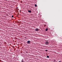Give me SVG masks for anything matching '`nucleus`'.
<instances>
[{"mask_svg":"<svg viewBox=\"0 0 62 62\" xmlns=\"http://www.w3.org/2000/svg\"><path fill=\"white\" fill-rule=\"evenodd\" d=\"M48 51V50H46V52H47V51Z\"/></svg>","mask_w":62,"mask_h":62,"instance_id":"nucleus-10","label":"nucleus"},{"mask_svg":"<svg viewBox=\"0 0 62 62\" xmlns=\"http://www.w3.org/2000/svg\"><path fill=\"white\" fill-rule=\"evenodd\" d=\"M35 31H39V29L37 28V29H35Z\"/></svg>","mask_w":62,"mask_h":62,"instance_id":"nucleus-1","label":"nucleus"},{"mask_svg":"<svg viewBox=\"0 0 62 62\" xmlns=\"http://www.w3.org/2000/svg\"><path fill=\"white\" fill-rule=\"evenodd\" d=\"M47 58H49V56H47Z\"/></svg>","mask_w":62,"mask_h":62,"instance_id":"nucleus-6","label":"nucleus"},{"mask_svg":"<svg viewBox=\"0 0 62 62\" xmlns=\"http://www.w3.org/2000/svg\"><path fill=\"white\" fill-rule=\"evenodd\" d=\"M48 43H49L48 42H46V45H48Z\"/></svg>","mask_w":62,"mask_h":62,"instance_id":"nucleus-3","label":"nucleus"},{"mask_svg":"<svg viewBox=\"0 0 62 62\" xmlns=\"http://www.w3.org/2000/svg\"><path fill=\"white\" fill-rule=\"evenodd\" d=\"M58 62H61V61H59Z\"/></svg>","mask_w":62,"mask_h":62,"instance_id":"nucleus-11","label":"nucleus"},{"mask_svg":"<svg viewBox=\"0 0 62 62\" xmlns=\"http://www.w3.org/2000/svg\"><path fill=\"white\" fill-rule=\"evenodd\" d=\"M13 17H14V16L13 15V16H12V18H13Z\"/></svg>","mask_w":62,"mask_h":62,"instance_id":"nucleus-9","label":"nucleus"},{"mask_svg":"<svg viewBox=\"0 0 62 62\" xmlns=\"http://www.w3.org/2000/svg\"><path fill=\"white\" fill-rule=\"evenodd\" d=\"M48 31V29H46V31Z\"/></svg>","mask_w":62,"mask_h":62,"instance_id":"nucleus-5","label":"nucleus"},{"mask_svg":"<svg viewBox=\"0 0 62 62\" xmlns=\"http://www.w3.org/2000/svg\"><path fill=\"white\" fill-rule=\"evenodd\" d=\"M22 62H23V59H22V60L21 61Z\"/></svg>","mask_w":62,"mask_h":62,"instance_id":"nucleus-8","label":"nucleus"},{"mask_svg":"<svg viewBox=\"0 0 62 62\" xmlns=\"http://www.w3.org/2000/svg\"><path fill=\"white\" fill-rule=\"evenodd\" d=\"M28 12H29L30 13H31V11L28 10Z\"/></svg>","mask_w":62,"mask_h":62,"instance_id":"nucleus-4","label":"nucleus"},{"mask_svg":"<svg viewBox=\"0 0 62 62\" xmlns=\"http://www.w3.org/2000/svg\"><path fill=\"white\" fill-rule=\"evenodd\" d=\"M37 6V5L36 4L35 5V7H36Z\"/></svg>","mask_w":62,"mask_h":62,"instance_id":"nucleus-7","label":"nucleus"},{"mask_svg":"<svg viewBox=\"0 0 62 62\" xmlns=\"http://www.w3.org/2000/svg\"><path fill=\"white\" fill-rule=\"evenodd\" d=\"M27 44H29L30 43V41H28L27 42Z\"/></svg>","mask_w":62,"mask_h":62,"instance_id":"nucleus-2","label":"nucleus"}]
</instances>
